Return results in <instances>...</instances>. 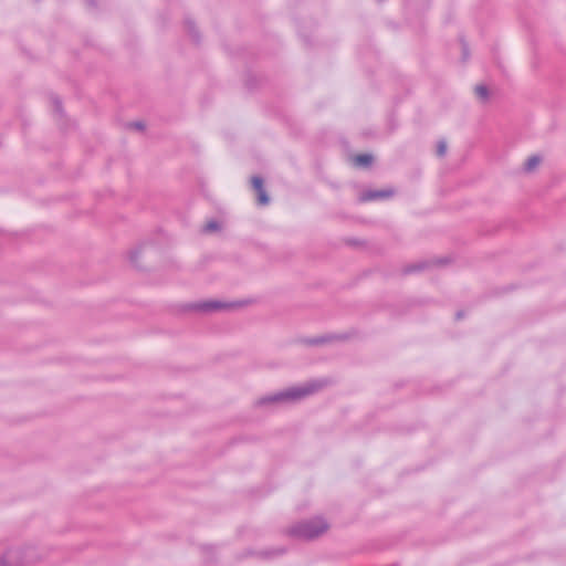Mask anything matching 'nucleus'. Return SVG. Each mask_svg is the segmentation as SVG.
I'll list each match as a JSON object with an SVG mask.
<instances>
[{
  "mask_svg": "<svg viewBox=\"0 0 566 566\" xmlns=\"http://www.w3.org/2000/svg\"><path fill=\"white\" fill-rule=\"evenodd\" d=\"M251 186L253 190L256 192V200L260 206H266L270 203V197L264 188L263 179L259 176H253L251 178Z\"/></svg>",
  "mask_w": 566,
  "mask_h": 566,
  "instance_id": "6",
  "label": "nucleus"
},
{
  "mask_svg": "<svg viewBox=\"0 0 566 566\" xmlns=\"http://www.w3.org/2000/svg\"><path fill=\"white\" fill-rule=\"evenodd\" d=\"M374 160L370 154H360L353 158L354 165L357 167H369Z\"/></svg>",
  "mask_w": 566,
  "mask_h": 566,
  "instance_id": "9",
  "label": "nucleus"
},
{
  "mask_svg": "<svg viewBox=\"0 0 566 566\" xmlns=\"http://www.w3.org/2000/svg\"><path fill=\"white\" fill-rule=\"evenodd\" d=\"M331 384L328 379H314L300 386L256 398L252 402L254 409H269L272 407L297 402L312 396Z\"/></svg>",
  "mask_w": 566,
  "mask_h": 566,
  "instance_id": "1",
  "label": "nucleus"
},
{
  "mask_svg": "<svg viewBox=\"0 0 566 566\" xmlns=\"http://www.w3.org/2000/svg\"><path fill=\"white\" fill-rule=\"evenodd\" d=\"M54 106H55V111H56L57 113H61V112H62V106H61L60 101H57V99H56V101H54Z\"/></svg>",
  "mask_w": 566,
  "mask_h": 566,
  "instance_id": "15",
  "label": "nucleus"
},
{
  "mask_svg": "<svg viewBox=\"0 0 566 566\" xmlns=\"http://www.w3.org/2000/svg\"><path fill=\"white\" fill-rule=\"evenodd\" d=\"M220 228H221V227H220V224H219V222H218V221H216V220H211V221H208V222L205 224V227H203L202 231H203L205 233H212V232H217V231H219V230H220Z\"/></svg>",
  "mask_w": 566,
  "mask_h": 566,
  "instance_id": "11",
  "label": "nucleus"
},
{
  "mask_svg": "<svg viewBox=\"0 0 566 566\" xmlns=\"http://www.w3.org/2000/svg\"><path fill=\"white\" fill-rule=\"evenodd\" d=\"M329 528L328 523L322 517L303 521L291 528V533L301 539H314L326 533Z\"/></svg>",
  "mask_w": 566,
  "mask_h": 566,
  "instance_id": "3",
  "label": "nucleus"
},
{
  "mask_svg": "<svg viewBox=\"0 0 566 566\" xmlns=\"http://www.w3.org/2000/svg\"><path fill=\"white\" fill-rule=\"evenodd\" d=\"M461 317H462V312H458V313H457V318L459 319V318H461Z\"/></svg>",
  "mask_w": 566,
  "mask_h": 566,
  "instance_id": "17",
  "label": "nucleus"
},
{
  "mask_svg": "<svg viewBox=\"0 0 566 566\" xmlns=\"http://www.w3.org/2000/svg\"><path fill=\"white\" fill-rule=\"evenodd\" d=\"M395 195V189L387 188L382 190H366L359 195V201L366 202L378 199H387Z\"/></svg>",
  "mask_w": 566,
  "mask_h": 566,
  "instance_id": "7",
  "label": "nucleus"
},
{
  "mask_svg": "<svg viewBox=\"0 0 566 566\" xmlns=\"http://www.w3.org/2000/svg\"><path fill=\"white\" fill-rule=\"evenodd\" d=\"M15 554L20 556H10V562L15 565H25L36 563L41 559V556L38 554L36 549L32 546H27L18 551Z\"/></svg>",
  "mask_w": 566,
  "mask_h": 566,
  "instance_id": "4",
  "label": "nucleus"
},
{
  "mask_svg": "<svg viewBox=\"0 0 566 566\" xmlns=\"http://www.w3.org/2000/svg\"><path fill=\"white\" fill-rule=\"evenodd\" d=\"M155 254L156 247L151 241L146 240L129 248L125 253V258L129 268L134 271L149 273L155 269Z\"/></svg>",
  "mask_w": 566,
  "mask_h": 566,
  "instance_id": "2",
  "label": "nucleus"
},
{
  "mask_svg": "<svg viewBox=\"0 0 566 566\" xmlns=\"http://www.w3.org/2000/svg\"><path fill=\"white\" fill-rule=\"evenodd\" d=\"M447 142L446 140H439L437 144V155L439 157H443L447 154Z\"/></svg>",
  "mask_w": 566,
  "mask_h": 566,
  "instance_id": "13",
  "label": "nucleus"
},
{
  "mask_svg": "<svg viewBox=\"0 0 566 566\" xmlns=\"http://www.w3.org/2000/svg\"><path fill=\"white\" fill-rule=\"evenodd\" d=\"M0 566H7L2 559H0Z\"/></svg>",
  "mask_w": 566,
  "mask_h": 566,
  "instance_id": "18",
  "label": "nucleus"
},
{
  "mask_svg": "<svg viewBox=\"0 0 566 566\" xmlns=\"http://www.w3.org/2000/svg\"><path fill=\"white\" fill-rule=\"evenodd\" d=\"M429 264L427 262H419V263H416V264H412L410 266L407 268V272H412V271H420V270H423L428 266Z\"/></svg>",
  "mask_w": 566,
  "mask_h": 566,
  "instance_id": "14",
  "label": "nucleus"
},
{
  "mask_svg": "<svg viewBox=\"0 0 566 566\" xmlns=\"http://www.w3.org/2000/svg\"><path fill=\"white\" fill-rule=\"evenodd\" d=\"M244 304H245L244 302L223 303L220 301H206V302H200V303L195 304L193 310L205 312V313H210V312H217V311H222V310H227V308H232L235 306H242Z\"/></svg>",
  "mask_w": 566,
  "mask_h": 566,
  "instance_id": "5",
  "label": "nucleus"
},
{
  "mask_svg": "<svg viewBox=\"0 0 566 566\" xmlns=\"http://www.w3.org/2000/svg\"><path fill=\"white\" fill-rule=\"evenodd\" d=\"M135 127L138 128V129H143L144 128V124L143 123H136Z\"/></svg>",
  "mask_w": 566,
  "mask_h": 566,
  "instance_id": "16",
  "label": "nucleus"
},
{
  "mask_svg": "<svg viewBox=\"0 0 566 566\" xmlns=\"http://www.w3.org/2000/svg\"><path fill=\"white\" fill-rule=\"evenodd\" d=\"M542 164V157L539 155L530 156L523 165V171L526 174L534 172Z\"/></svg>",
  "mask_w": 566,
  "mask_h": 566,
  "instance_id": "8",
  "label": "nucleus"
},
{
  "mask_svg": "<svg viewBox=\"0 0 566 566\" xmlns=\"http://www.w3.org/2000/svg\"><path fill=\"white\" fill-rule=\"evenodd\" d=\"M186 28H187L188 33L192 36V39L195 41H199V34H198L195 23L192 21L188 20V21H186Z\"/></svg>",
  "mask_w": 566,
  "mask_h": 566,
  "instance_id": "12",
  "label": "nucleus"
},
{
  "mask_svg": "<svg viewBox=\"0 0 566 566\" xmlns=\"http://www.w3.org/2000/svg\"><path fill=\"white\" fill-rule=\"evenodd\" d=\"M474 94L483 103L488 102L490 97L489 88L484 84L475 85Z\"/></svg>",
  "mask_w": 566,
  "mask_h": 566,
  "instance_id": "10",
  "label": "nucleus"
}]
</instances>
